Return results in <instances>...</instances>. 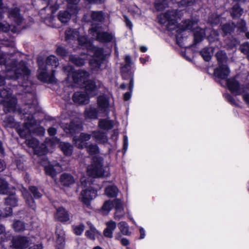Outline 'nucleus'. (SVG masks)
Masks as SVG:
<instances>
[{"mask_svg":"<svg viewBox=\"0 0 249 249\" xmlns=\"http://www.w3.org/2000/svg\"><path fill=\"white\" fill-rule=\"evenodd\" d=\"M0 65L5 66L7 71V79L18 80L20 86H27L26 84L31 74V70L26 62L20 61L18 63L16 59L8 58L7 55L0 53Z\"/></svg>","mask_w":249,"mask_h":249,"instance_id":"nucleus-1","label":"nucleus"},{"mask_svg":"<svg viewBox=\"0 0 249 249\" xmlns=\"http://www.w3.org/2000/svg\"><path fill=\"white\" fill-rule=\"evenodd\" d=\"M39 67L38 78L43 82L53 83L56 82L54 76L55 69L59 65L58 59L54 55H50L46 58V64L38 58Z\"/></svg>","mask_w":249,"mask_h":249,"instance_id":"nucleus-2","label":"nucleus"},{"mask_svg":"<svg viewBox=\"0 0 249 249\" xmlns=\"http://www.w3.org/2000/svg\"><path fill=\"white\" fill-rule=\"evenodd\" d=\"M82 83L85 91H79V106L88 104L90 98L96 95L98 90V86L94 80H86Z\"/></svg>","mask_w":249,"mask_h":249,"instance_id":"nucleus-3","label":"nucleus"},{"mask_svg":"<svg viewBox=\"0 0 249 249\" xmlns=\"http://www.w3.org/2000/svg\"><path fill=\"white\" fill-rule=\"evenodd\" d=\"M87 174L91 178H96L103 176V159L99 156H94L91 159L90 165L87 167Z\"/></svg>","mask_w":249,"mask_h":249,"instance_id":"nucleus-4","label":"nucleus"},{"mask_svg":"<svg viewBox=\"0 0 249 249\" xmlns=\"http://www.w3.org/2000/svg\"><path fill=\"white\" fill-rule=\"evenodd\" d=\"M24 198L25 199L27 204L32 210H35L36 208V204L35 199H39L43 195L42 191L38 189L35 186H30L28 190H26L23 193Z\"/></svg>","mask_w":249,"mask_h":249,"instance_id":"nucleus-5","label":"nucleus"},{"mask_svg":"<svg viewBox=\"0 0 249 249\" xmlns=\"http://www.w3.org/2000/svg\"><path fill=\"white\" fill-rule=\"evenodd\" d=\"M97 196V191L92 187H89L81 193V197H79L83 206L91 209V202Z\"/></svg>","mask_w":249,"mask_h":249,"instance_id":"nucleus-6","label":"nucleus"},{"mask_svg":"<svg viewBox=\"0 0 249 249\" xmlns=\"http://www.w3.org/2000/svg\"><path fill=\"white\" fill-rule=\"evenodd\" d=\"M28 121L24 123L22 126L17 128V131L20 137L27 139L32 136V128L33 126V115H29L27 117Z\"/></svg>","mask_w":249,"mask_h":249,"instance_id":"nucleus-7","label":"nucleus"},{"mask_svg":"<svg viewBox=\"0 0 249 249\" xmlns=\"http://www.w3.org/2000/svg\"><path fill=\"white\" fill-rule=\"evenodd\" d=\"M11 245L16 249H23L27 248L30 244V240L25 236H14L11 240Z\"/></svg>","mask_w":249,"mask_h":249,"instance_id":"nucleus-8","label":"nucleus"},{"mask_svg":"<svg viewBox=\"0 0 249 249\" xmlns=\"http://www.w3.org/2000/svg\"><path fill=\"white\" fill-rule=\"evenodd\" d=\"M230 70L226 64L218 65V67L214 69L213 75L219 79L225 80L228 78Z\"/></svg>","mask_w":249,"mask_h":249,"instance_id":"nucleus-9","label":"nucleus"},{"mask_svg":"<svg viewBox=\"0 0 249 249\" xmlns=\"http://www.w3.org/2000/svg\"><path fill=\"white\" fill-rule=\"evenodd\" d=\"M175 51L189 62H192L196 48H174Z\"/></svg>","mask_w":249,"mask_h":249,"instance_id":"nucleus-10","label":"nucleus"},{"mask_svg":"<svg viewBox=\"0 0 249 249\" xmlns=\"http://www.w3.org/2000/svg\"><path fill=\"white\" fill-rule=\"evenodd\" d=\"M97 107L102 113H108L109 107V99L105 95H100L97 100Z\"/></svg>","mask_w":249,"mask_h":249,"instance_id":"nucleus-11","label":"nucleus"},{"mask_svg":"<svg viewBox=\"0 0 249 249\" xmlns=\"http://www.w3.org/2000/svg\"><path fill=\"white\" fill-rule=\"evenodd\" d=\"M65 72H68L67 79L71 83H78V71L74 67L69 64L63 68Z\"/></svg>","mask_w":249,"mask_h":249,"instance_id":"nucleus-12","label":"nucleus"},{"mask_svg":"<svg viewBox=\"0 0 249 249\" xmlns=\"http://www.w3.org/2000/svg\"><path fill=\"white\" fill-rule=\"evenodd\" d=\"M226 84L228 89L231 93H236L237 95L240 94V83L235 78H227Z\"/></svg>","mask_w":249,"mask_h":249,"instance_id":"nucleus-13","label":"nucleus"},{"mask_svg":"<svg viewBox=\"0 0 249 249\" xmlns=\"http://www.w3.org/2000/svg\"><path fill=\"white\" fill-rule=\"evenodd\" d=\"M96 40L104 44L114 42V47H116L117 45L114 36L112 33L102 31L101 34L98 36V37L96 38Z\"/></svg>","mask_w":249,"mask_h":249,"instance_id":"nucleus-14","label":"nucleus"},{"mask_svg":"<svg viewBox=\"0 0 249 249\" xmlns=\"http://www.w3.org/2000/svg\"><path fill=\"white\" fill-rule=\"evenodd\" d=\"M56 247L58 249H63L65 246L64 231L61 227H57L55 231Z\"/></svg>","mask_w":249,"mask_h":249,"instance_id":"nucleus-15","label":"nucleus"},{"mask_svg":"<svg viewBox=\"0 0 249 249\" xmlns=\"http://www.w3.org/2000/svg\"><path fill=\"white\" fill-rule=\"evenodd\" d=\"M78 7L76 10H70L68 7V11H60L58 15L59 20L63 23H67L70 19L71 15H77Z\"/></svg>","mask_w":249,"mask_h":249,"instance_id":"nucleus-16","label":"nucleus"},{"mask_svg":"<svg viewBox=\"0 0 249 249\" xmlns=\"http://www.w3.org/2000/svg\"><path fill=\"white\" fill-rule=\"evenodd\" d=\"M20 11V9L18 7L12 8L8 10L9 17L12 18L18 24H20L23 20Z\"/></svg>","mask_w":249,"mask_h":249,"instance_id":"nucleus-17","label":"nucleus"},{"mask_svg":"<svg viewBox=\"0 0 249 249\" xmlns=\"http://www.w3.org/2000/svg\"><path fill=\"white\" fill-rule=\"evenodd\" d=\"M85 148L89 155H94L99 153V148L96 144H89L86 142L83 145L79 143V149Z\"/></svg>","mask_w":249,"mask_h":249,"instance_id":"nucleus-18","label":"nucleus"},{"mask_svg":"<svg viewBox=\"0 0 249 249\" xmlns=\"http://www.w3.org/2000/svg\"><path fill=\"white\" fill-rule=\"evenodd\" d=\"M206 36L205 31L202 28L196 31L194 33V42L188 47H195L197 44L200 43Z\"/></svg>","mask_w":249,"mask_h":249,"instance_id":"nucleus-19","label":"nucleus"},{"mask_svg":"<svg viewBox=\"0 0 249 249\" xmlns=\"http://www.w3.org/2000/svg\"><path fill=\"white\" fill-rule=\"evenodd\" d=\"M60 183L65 187H70L75 181L73 176L70 174L64 173L60 176Z\"/></svg>","mask_w":249,"mask_h":249,"instance_id":"nucleus-20","label":"nucleus"},{"mask_svg":"<svg viewBox=\"0 0 249 249\" xmlns=\"http://www.w3.org/2000/svg\"><path fill=\"white\" fill-rule=\"evenodd\" d=\"M230 12L232 18L236 19L240 18L244 13V9L239 3H236L232 6Z\"/></svg>","mask_w":249,"mask_h":249,"instance_id":"nucleus-21","label":"nucleus"},{"mask_svg":"<svg viewBox=\"0 0 249 249\" xmlns=\"http://www.w3.org/2000/svg\"><path fill=\"white\" fill-rule=\"evenodd\" d=\"M0 103L3 105L4 107L6 108V110L8 112L15 110L17 101L15 98H8L7 99H2L0 101Z\"/></svg>","mask_w":249,"mask_h":249,"instance_id":"nucleus-22","label":"nucleus"},{"mask_svg":"<svg viewBox=\"0 0 249 249\" xmlns=\"http://www.w3.org/2000/svg\"><path fill=\"white\" fill-rule=\"evenodd\" d=\"M8 196L4 199V205L13 207L18 206V198L15 193H8Z\"/></svg>","mask_w":249,"mask_h":249,"instance_id":"nucleus-23","label":"nucleus"},{"mask_svg":"<svg viewBox=\"0 0 249 249\" xmlns=\"http://www.w3.org/2000/svg\"><path fill=\"white\" fill-rule=\"evenodd\" d=\"M195 24V21L192 19H187L182 21L181 24H180V28L178 29V31L179 30L181 34L187 30H192Z\"/></svg>","mask_w":249,"mask_h":249,"instance_id":"nucleus-24","label":"nucleus"},{"mask_svg":"<svg viewBox=\"0 0 249 249\" xmlns=\"http://www.w3.org/2000/svg\"><path fill=\"white\" fill-rule=\"evenodd\" d=\"M102 28L99 24L92 23L89 30V33L91 35L92 38L96 40L98 36L102 33Z\"/></svg>","mask_w":249,"mask_h":249,"instance_id":"nucleus-25","label":"nucleus"},{"mask_svg":"<svg viewBox=\"0 0 249 249\" xmlns=\"http://www.w3.org/2000/svg\"><path fill=\"white\" fill-rule=\"evenodd\" d=\"M55 218L60 222H66L70 219L68 212L62 207L57 209Z\"/></svg>","mask_w":249,"mask_h":249,"instance_id":"nucleus-26","label":"nucleus"},{"mask_svg":"<svg viewBox=\"0 0 249 249\" xmlns=\"http://www.w3.org/2000/svg\"><path fill=\"white\" fill-rule=\"evenodd\" d=\"M93 138L96 141L101 143H105L107 142V137L106 133L100 131H93L92 132Z\"/></svg>","mask_w":249,"mask_h":249,"instance_id":"nucleus-27","label":"nucleus"},{"mask_svg":"<svg viewBox=\"0 0 249 249\" xmlns=\"http://www.w3.org/2000/svg\"><path fill=\"white\" fill-rule=\"evenodd\" d=\"M206 39L210 45H212L213 43L215 42H218L220 44L219 34L217 30L214 29L211 30L206 36Z\"/></svg>","mask_w":249,"mask_h":249,"instance_id":"nucleus-28","label":"nucleus"},{"mask_svg":"<svg viewBox=\"0 0 249 249\" xmlns=\"http://www.w3.org/2000/svg\"><path fill=\"white\" fill-rule=\"evenodd\" d=\"M220 26L221 29L224 36L231 35L234 32L236 27L235 24L233 22L231 23H226L222 25L221 24Z\"/></svg>","mask_w":249,"mask_h":249,"instance_id":"nucleus-29","label":"nucleus"},{"mask_svg":"<svg viewBox=\"0 0 249 249\" xmlns=\"http://www.w3.org/2000/svg\"><path fill=\"white\" fill-rule=\"evenodd\" d=\"M99 128L104 130H111L114 126L113 121L107 119H101L99 121Z\"/></svg>","mask_w":249,"mask_h":249,"instance_id":"nucleus-30","label":"nucleus"},{"mask_svg":"<svg viewBox=\"0 0 249 249\" xmlns=\"http://www.w3.org/2000/svg\"><path fill=\"white\" fill-rule=\"evenodd\" d=\"M131 65L125 64L121 67L120 71L123 79L127 80L130 76H134L133 72L131 71Z\"/></svg>","mask_w":249,"mask_h":249,"instance_id":"nucleus-31","label":"nucleus"},{"mask_svg":"<svg viewBox=\"0 0 249 249\" xmlns=\"http://www.w3.org/2000/svg\"><path fill=\"white\" fill-rule=\"evenodd\" d=\"M81 48H79V49ZM85 49V48H82ZM87 49L94 50V53L92 56L96 58L99 59L103 61L106 59V54L104 53V48H86Z\"/></svg>","mask_w":249,"mask_h":249,"instance_id":"nucleus-32","label":"nucleus"},{"mask_svg":"<svg viewBox=\"0 0 249 249\" xmlns=\"http://www.w3.org/2000/svg\"><path fill=\"white\" fill-rule=\"evenodd\" d=\"M84 115L87 119H96L98 116V110L90 106L89 108H86Z\"/></svg>","mask_w":249,"mask_h":249,"instance_id":"nucleus-33","label":"nucleus"},{"mask_svg":"<svg viewBox=\"0 0 249 249\" xmlns=\"http://www.w3.org/2000/svg\"><path fill=\"white\" fill-rule=\"evenodd\" d=\"M163 17L167 20H176L177 21L179 18V12L178 9L168 10L163 14Z\"/></svg>","mask_w":249,"mask_h":249,"instance_id":"nucleus-34","label":"nucleus"},{"mask_svg":"<svg viewBox=\"0 0 249 249\" xmlns=\"http://www.w3.org/2000/svg\"><path fill=\"white\" fill-rule=\"evenodd\" d=\"M78 130V121L77 120H72L70 124L65 129V131L68 134L71 136H74Z\"/></svg>","mask_w":249,"mask_h":249,"instance_id":"nucleus-35","label":"nucleus"},{"mask_svg":"<svg viewBox=\"0 0 249 249\" xmlns=\"http://www.w3.org/2000/svg\"><path fill=\"white\" fill-rule=\"evenodd\" d=\"M66 40L69 42L75 41L78 39V31L76 29H70L65 32Z\"/></svg>","mask_w":249,"mask_h":249,"instance_id":"nucleus-36","label":"nucleus"},{"mask_svg":"<svg viewBox=\"0 0 249 249\" xmlns=\"http://www.w3.org/2000/svg\"><path fill=\"white\" fill-rule=\"evenodd\" d=\"M90 18L93 21L103 22L105 20V14L102 11H92L90 14Z\"/></svg>","mask_w":249,"mask_h":249,"instance_id":"nucleus-37","label":"nucleus"},{"mask_svg":"<svg viewBox=\"0 0 249 249\" xmlns=\"http://www.w3.org/2000/svg\"><path fill=\"white\" fill-rule=\"evenodd\" d=\"M118 189L115 185H109L105 190L106 195L109 197H116L118 194Z\"/></svg>","mask_w":249,"mask_h":249,"instance_id":"nucleus-38","label":"nucleus"},{"mask_svg":"<svg viewBox=\"0 0 249 249\" xmlns=\"http://www.w3.org/2000/svg\"><path fill=\"white\" fill-rule=\"evenodd\" d=\"M89 63L92 70L97 71L101 68V65L103 64L104 61L91 56L89 60Z\"/></svg>","mask_w":249,"mask_h":249,"instance_id":"nucleus-39","label":"nucleus"},{"mask_svg":"<svg viewBox=\"0 0 249 249\" xmlns=\"http://www.w3.org/2000/svg\"><path fill=\"white\" fill-rule=\"evenodd\" d=\"M59 147L66 156H70L72 154L73 146L70 143L61 142Z\"/></svg>","mask_w":249,"mask_h":249,"instance_id":"nucleus-40","label":"nucleus"},{"mask_svg":"<svg viewBox=\"0 0 249 249\" xmlns=\"http://www.w3.org/2000/svg\"><path fill=\"white\" fill-rule=\"evenodd\" d=\"M120 232L124 235L130 236L131 232L129 231L128 224L125 221H121L118 225Z\"/></svg>","mask_w":249,"mask_h":249,"instance_id":"nucleus-41","label":"nucleus"},{"mask_svg":"<svg viewBox=\"0 0 249 249\" xmlns=\"http://www.w3.org/2000/svg\"><path fill=\"white\" fill-rule=\"evenodd\" d=\"M33 127L32 128V136L33 135H36L38 136H42L43 135L45 129L43 127L41 126H38L36 124V121L34 119L33 117Z\"/></svg>","mask_w":249,"mask_h":249,"instance_id":"nucleus-42","label":"nucleus"},{"mask_svg":"<svg viewBox=\"0 0 249 249\" xmlns=\"http://www.w3.org/2000/svg\"><path fill=\"white\" fill-rule=\"evenodd\" d=\"M167 23L166 27L167 31H173L176 30V32L178 34H180L179 30L178 31V29L180 28V24H178V21L176 20H167Z\"/></svg>","mask_w":249,"mask_h":249,"instance_id":"nucleus-43","label":"nucleus"},{"mask_svg":"<svg viewBox=\"0 0 249 249\" xmlns=\"http://www.w3.org/2000/svg\"><path fill=\"white\" fill-rule=\"evenodd\" d=\"M215 48H203L199 52V53L205 61L209 62L212 58L210 49H212L211 51H213V49Z\"/></svg>","mask_w":249,"mask_h":249,"instance_id":"nucleus-44","label":"nucleus"},{"mask_svg":"<svg viewBox=\"0 0 249 249\" xmlns=\"http://www.w3.org/2000/svg\"><path fill=\"white\" fill-rule=\"evenodd\" d=\"M168 6L167 0H157L154 3V7L158 11H162Z\"/></svg>","mask_w":249,"mask_h":249,"instance_id":"nucleus-45","label":"nucleus"},{"mask_svg":"<svg viewBox=\"0 0 249 249\" xmlns=\"http://www.w3.org/2000/svg\"><path fill=\"white\" fill-rule=\"evenodd\" d=\"M218 64H224L227 59V56L226 53L223 51H218L215 54Z\"/></svg>","mask_w":249,"mask_h":249,"instance_id":"nucleus-46","label":"nucleus"},{"mask_svg":"<svg viewBox=\"0 0 249 249\" xmlns=\"http://www.w3.org/2000/svg\"><path fill=\"white\" fill-rule=\"evenodd\" d=\"M80 46L95 47L92 43L89 41L87 37L79 35V47Z\"/></svg>","mask_w":249,"mask_h":249,"instance_id":"nucleus-47","label":"nucleus"},{"mask_svg":"<svg viewBox=\"0 0 249 249\" xmlns=\"http://www.w3.org/2000/svg\"><path fill=\"white\" fill-rule=\"evenodd\" d=\"M8 184L6 180L0 178V194L5 195L9 193Z\"/></svg>","mask_w":249,"mask_h":249,"instance_id":"nucleus-48","label":"nucleus"},{"mask_svg":"<svg viewBox=\"0 0 249 249\" xmlns=\"http://www.w3.org/2000/svg\"><path fill=\"white\" fill-rule=\"evenodd\" d=\"M236 27L238 31L241 33H245L247 30L246 22L245 20L241 19L235 24Z\"/></svg>","mask_w":249,"mask_h":249,"instance_id":"nucleus-49","label":"nucleus"},{"mask_svg":"<svg viewBox=\"0 0 249 249\" xmlns=\"http://www.w3.org/2000/svg\"><path fill=\"white\" fill-rule=\"evenodd\" d=\"M89 77L90 74L88 71L79 69V83L80 82L83 83L84 81L86 80H90Z\"/></svg>","mask_w":249,"mask_h":249,"instance_id":"nucleus-50","label":"nucleus"},{"mask_svg":"<svg viewBox=\"0 0 249 249\" xmlns=\"http://www.w3.org/2000/svg\"><path fill=\"white\" fill-rule=\"evenodd\" d=\"M13 226L14 230L17 232L23 231L25 228L24 223L20 220L15 221L14 223Z\"/></svg>","mask_w":249,"mask_h":249,"instance_id":"nucleus-51","label":"nucleus"},{"mask_svg":"<svg viewBox=\"0 0 249 249\" xmlns=\"http://www.w3.org/2000/svg\"><path fill=\"white\" fill-rule=\"evenodd\" d=\"M26 143L29 147L32 148L34 149V151L39 145L38 141L34 138H32L31 139H29V138L26 139Z\"/></svg>","mask_w":249,"mask_h":249,"instance_id":"nucleus-52","label":"nucleus"},{"mask_svg":"<svg viewBox=\"0 0 249 249\" xmlns=\"http://www.w3.org/2000/svg\"><path fill=\"white\" fill-rule=\"evenodd\" d=\"M47 150V148L46 145L42 144L40 145H38L34 151L35 154L38 156H42L46 154Z\"/></svg>","mask_w":249,"mask_h":249,"instance_id":"nucleus-53","label":"nucleus"},{"mask_svg":"<svg viewBox=\"0 0 249 249\" xmlns=\"http://www.w3.org/2000/svg\"><path fill=\"white\" fill-rule=\"evenodd\" d=\"M12 90L9 88H2L0 89V97L3 99H7L11 97Z\"/></svg>","mask_w":249,"mask_h":249,"instance_id":"nucleus-54","label":"nucleus"},{"mask_svg":"<svg viewBox=\"0 0 249 249\" xmlns=\"http://www.w3.org/2000/svg\"><path fill=\"white\" fill-rule=\"evenodd\" d=\"M45 172L47 175L51 176L52 178L55 177L57 172L52 165H48L45 167Z\"/></svg>","mask_w":249,"mask_h":249,"instance_id":"nucleus-55","label":"nucleus"},{"mask_svg":"<svg viewBox=\"0 0 249 249\" xmlns=\"http://www.w3.org/2000/svg\"><path fill=\"white\" fill-rule=\"evenodd\" d=\"M114 207L115 209V214L118 213H123L124 212V208L120 199H116L114 200Z\"/></svg>","mask_w":249,"mask_h":249,"instance_id":"nucleus-56","label":"nucleus"},{"mask_svg":"<svg viewBox=\"0 0 249 249\" xmlns=\"http://www.w3.org/2000/svg\"><path fill=\"white\" fill-rule=\"evenodd\" d=\"M99 234V231L95 228H91L90 230H88L85 232V235L87 238L94 240L95 239V235Z\"/></svg>","mask_w":249,"mask_h":249,"instance_id":"nucleus-57","label":"nucleus"},{"mask_svg":"<svg viewBox=\"0 0 249 249\" xmlns=\"http://www.w3.org/2000/svg\"><path fill=\"white\" fill-rule=\"evenodd\" d=\"M209 20L212 26H215L220 23L221 18L220 15H213L209 18Z\"/></svg>","mask_w":249,"mask_h":249,"instance_id":"nucleus-58","label":"nucleus"},{"mask_svg":"<svg viewBox=\"0 0 249 249\" xmlns=\"http://www.w3.org/2000/svg\"><path fill=\"white\" fill-rule=\"evenodd\" d=\"M195 3V0H181L178 5L179 7H187L194 5Z\"/></svg>","mask_w":249,"mask_h":249,"instance_id":"nucleus-59","label":"nucleus"},{"mask_svg":"<svg viewBox=\"0 0 249 249\" xmlns=\"http://www.w3.org/2000/svg\"><path fill=\"white\" fill-rule=\"evenodd\" d=\"M4 209V212H2L1 211V213H0V218H4L7 216H9L12 214V206H6Z\"/></svg>","mask_w":249,"mask_h":249,"instance_id":"nucleus-60","label":"nucleus"},{"mask_svg":"<svg viewBox=\"0 0 249 249\" xmlns=\"http://www.w3.org/2000/svg\"><path fill=\"white\" fill-rule=\"evenodd\" d=\"M113 205L112 202L109 200L106 201L103 204L102 207V210L103 211L107 212V213H109L111 209H112Z\"/></svg>","mask_w":249,"mask_h":249,"instance_id":"nucleus-61","label":"nucleus"},{"mask_svg":"<svg viewBox=\"0 0 249 249\" xmlns=\"http://www.w3.org/2000/svg\"><path fill=\"white\" fill-rule=\"evenodd\" d=\"M68 8L70 10H76L78 7V0H67Z\"/></svg>","mask_w":249,"mask_h":249,"instance_id":"nucleus-62","label":"nucleus"},{"mask_svg":"<svg viewBox=\"0 0 249 249\" xmlns=\"http://www.w3.org/2000/svg\"><path fill=\"white\" fill-rule=\"evenodd\" d=\"M3 122L7 126L10 127H12L15 124L14 119L11 116H6L4 119Z\"/></svg>","mask_w":249,"mask_h":249,"instance_id":"nucleus-63","label":"nucleus"},{"mask_svg":"<svg viewBox=\"0 0 249 249\" xmlns=\"http://www.w3.org/2000/svg\"><path fill=\"white\" fill-rule=\"evenodd\" d=\"M91 135L85 133H81L79 136V142H83L89 141L91 138Z\"/></svg>","mask_w":249,"mask_h":249,"instance_id":"nucleus-64","label":"nucleus"}]
</instances>
